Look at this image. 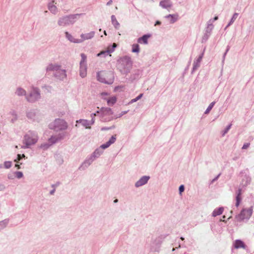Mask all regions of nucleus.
I'll return each instance as SVG.
<instances>
[{"instance_id": "nucleus-1", "label": "nucleus", "mask_w": 254, "mask_h": 254, "mask_svg": "<svg viewBox=\"0 0 254 254\" xmlns=\"http://www.w3.org/2000/svg\"><path fill=\"white\" fill-rule=\"evenodd\" d=\"M96 113H100V118L101 122H108L117 119L113 110L108 107H102Z\"/></svg>"}, {"instance_id": "nucleus-2", "label": "nucleus", "mask_w": 254, "mask_h": 254, "mask_svg": "<svg viewBox=\"0 0 254 254\" xmlns=\"http://www.w3.org/2000/svg\"><path fill=\"white\" fill-rule=\"evenodd\" d=\"M83 13L70 14L60 17L58 20V25L61 27H66L73 25Z\"/></svg>"}, {"instance_id": "nucleus-3", "label": "nucleus", "mask_w": 254, "mask_h": 254, "mask_svg": "<svg viewBox=\"0 0 254 254\" xmlns=\"http://www.w3.org/2000/svg\"><path fill=\"white\" fill-rule=\"evenodd\" d=\"M132 65V62L130 57L125 56L118 60V68L121 72L127 73L130 71Z\"/></svg>"}, {"instance_id": "nucleus-4", "label": "nucleus", "mask_w": 254, "mask_h": 254, "mask_svg": "<svg viewBox=\"0 0 254 254\" xmlns=\"http://www.w3.org/2000/svg\"><path fill=\"white\" fill-rule=\"evenodd\" d=\"M38 140V135L34 131L29 130L24 136L23 142L25 145L22 146V148H28L29 147L35 144Z\"/></svg>"}, {"instance_id": "nucleus-5", "label": "nucleus", "mask_w": 254, "mask_h": 254, "mask_svg": "<svg viewBox=\"0 0 254 254\" xmlns=\"http://www.w3.org/2000/svg\"><path fill=\"white\" fill-rule=\"evenodd\" d=\"M251 181V178L247 175H245L243 176L242 181L240 184V187H242V188H239V189L236 191V206L238 207L241 202L242 200V188L246 187L249 184H250Z\"/></svg>"}, {"instance_id": "nucleus-6", "label": "nucleus", "mask_w": 254, "mask_h": 254, "mask_svg": "<svg viewBox=\"0 0 254 254\" xmlns=\"http://www.w3.org/2000/svg\"><path fill=\"white\" fill-rule=\"evenodd\" d=\"M97 78L99 81L105 84H111L114 81V76L110 71L98 72Z\"/></svg>"}, {"instance_id": "nucleus-7", "label": "nucleus", "mask_w": 254, "mask_h": 254, "mask_svg": "<svg viewBox=\"0 0 254 254\" xmlns=\"http://www.w3.org/2000/svg\"><path fill=\"white\" fill-rule=\"evenodd\" d=\"M41 91L38 87H33L30 92L26 96V100L30 103H35L41 99Z\"/></svg>"}, {"instance_id": "nucleus-8", "label": "nucleus", "mask_w": 254, "mask_h": 254, "mask_svg": "<svg viewBox=\"0 0 254 254\" xmlns=\"http://www.w3.org/2000/svg\"><path fill=\"white\" fill-rule=\"evenodd\" d=\"M253 213V206L249 208L243 209L240 214L236 215V219L238 221H242L244 219L248 220L250 219Z\"/></svg>"}, {"instance_id": "nucleus-9", "label": "nucleus", "mask_w": 254, "mask_h": 254, "mask_svg": "<svg viewBox=\"0 0 254 254\" xmlns=\"http://www.w3.org/2000/svg\"><path fill=\"white\" fill-rule=\"evenodd\" d=\"M67 128L66 122L61 119H56L53 123V128L56 131L65 130Z\"/></svg>"}, {"instance_id": "nucleus-10", "label": "nucleus", "mask_w": 254, "mask_h": 254, "mask_svg": "<svg viewBox=\"0 0 254 254\" xmlns=\"http://www.w3.org/2000/svg\"><path fill=\"white\" fill-rule=\"evenodd\" d=\"M95 159L90 155L88 156L79 167V170H84L87 168Z\"/></svg>"}, {"instance_id": "nucleus-11", "label": "nucleus", "mask_w": 254, "mask_h": 254, "mask_svg": "<svg viewBox=\"0 0 254 254\" xmlns=\"http://www.w3.org/2000/svg\"><path fill=\"white\" fill-rule=\"evenodd\" d=\"M54 76L58 79L60 80H64L66 77V70L65 69H62L60 68V69L57 70V71L54 72Z\"/></svg>"}, {"instance_id": "nucleus-12", "label": "nucleus", "mask_w": 254, "mask_h": 254, "mask_svg": "<svg viewBox=\"0 0 254 254\" xmlns=\"http://www.w3.org/2000/svg\"><path fill=\"white\" fill-rule=\"evenodd\" d=\"M150 177L149 176H143L141 177L139 180H138L135 183V187L136 188H139L141 186H142L145 184H146L150 179Z\"/></svg>"}, {"instance_id": "nucleus-13", "label": "nucleus", "mask_w": 254, "mask_h": 254, "mask_svg": "<svg viewBox=\"0 0 254 254\" xmlns=\"http://www.w3.org/2000/svg\"><path fill=\"white\" fill-rule=\"evenodd\" d=\"M61 67L62 65L58 64H50L47 66L46 70L47 71H53L55 72Z\"/></svg>"}, {"instance_id": "nucleus-14", "label": "nucleus", "mask_w": 254, "mask_h": 254, "mask_svg": "<svg viewBox=\"0 0 254 254\" xmlns=\"http://www.w3.org/2000/svg\"><path fill=\"white\" fill-rule=\"evenodd\" d=\"M203 56V53L201 54L198 58L196 60H195L193 62V67L191 71V73H192L196 69L198 68V67L200 66V63L202 59Z\"/></svg>"}, {"instance_id": "nucleus-15", "label": "nucleus", "mask_w": 254, "mask_h": 254, "mask_svg": "<svg viewBox=\"0 0 254 254\" xmlns=\"http://www.w3.org/2000/svg\"><path fill=\"white\" fill-rule=\"evenodd\" d=\"M95 34V33L94 31H91L85 34H81L80 35L81 39H79V41H81V43H82L85 40L91 39L94 37Z\"/></svg>"}, {"instance_id": "nucleus-16", "label": "nucleus", "mask_w": 254, "mask_h": 254, "mask_svg": "<svg viewBox=\"0 0 254 254\" xmlns=\"http://www.w3.org/2000/svg\"><path fill=\"white\" fill-rule=\"evenodd\" d=\"M75 127H77V124H81V125L85 127L86 128H91V126L89 123V121L85 119H80L76 121Z\"/></svg>"}, {"instance_id": "nucleus-17", "label": "nucleus", "mask_w": 254, "mask_h": 254, "mask_svg": "<svg viewBox=\"0 0 254 254\" xmlns=\"http://www.w3.org/2000/svg\"><path fill=\"white\" fill-rule=\"evenodd\" d=\"M159 5L163 8L167 9L171 8L173 4L170 0H162L160 1Z\"/></svg>"}, {"instance_id": "nucleus-18", "label": "nucleus", "mask_w": 254, "mask_h": 254, "mask_svg": "<svg viewBox=\"0 0 254 254\" xmlns=\"http://www.w3.org/2000/svg\"><path fill=\"white\" fill-rule=\"evenodd\" d=\"M55 0H53L51 2H49L48 5V9L51 13L54 14H56L58 12V8L55 5Z\"/></svg>"}, {"instance_id": "nucleus-19", "label": "nucleus", "mask_w": 254, "mask_h": 254, "mask_svg": "<svg viewBox=\"0 0 254 254\" xmlns=\"http://www.w3.org/2000/svg\"><path fill=\"white\" fill-rule=\"evenodd\" d=\"M63 138V136H62L61 134H59L57 136H52L49 139V142L50 143V145H53L57 142L58 141L62 139Z\"/></svg>"}, {"instance_id": "nucleus-20", "label": "nucleus", "mask_w": 254, "mask_h": 254, "mask_svg": "<svg viewBox=\"0 0 254 254\" xmlns=\"http://www.w3.org/2000/svg\"><path fill=\"white\" fill-rule=\"evenodd\" d=\"M150 37V34H145L137 39V42L139 44L146 45L148 44V39Z\"/></svg>"}, {"instance_id": "nucleus-21", "label": "nucleus", "mask_w": 254, "mask_h": 254, "mask_svg": "<svg viewBox=\"0 0 254 254\" xmlns=\"http://www.w3.org/2000/svg\"><path fill=\"white\" fill-rule=\"evenodd\" d=\"M26 117L30 120H34L36 115V111L35 109H30L26 111Z\"/></svg>"}, {"instance_id": "nucleus-22", "label": "nucleus", "mask_w": 254, "mask_h": 254, "mask_svg": "<svg viewBox=\"0 0 254 254\" xmlns=\"http://www.w3.org/2000/svg\"><path fill=\"white\" fill-rule=\"evenodd\" d=\"M66 38L71 42L74 43H81V41H79V39L74 38L68 32H65Z\"/></svg>"}, {"instance_id": "nucleus-23", "label": "nucleus", "mask_w": 254, "mask_h": 254, "mask_svg": "<svg viewBox=\"0 0 254 254\" xmlns=\"http://www.w3.org/2000/svg\"><path fill=\"white\" fill-rule=\"evenodd\" d=\"M166 19H169L170 23H174L178 19V14H168L165 16Z\"/></svg>"}, {"instance_id": "nucleus-24", "label": "nucleus", "mask_w": 254, "mask_h": 254, "mask_svg": "<svg viewBox=\"0 0 254 254\" xmlns=\"http://www.w3.org/2000/svg\"><path fill=\"white\" fill-rule=\"evenodd\" d=\"M87 74V66L86 65H80L79 75L82 78H84Z\"/></svg>"}, {"instance_id": "nucleus-25", "label": "nucleus", "mask_w": 254, "mask_h": 254, "mask_svg": "<svg viewBox=\"0 0 254 254\" xmlns=\"http://www.w3.org/2000/svg\"><path fill=\"white\" fill-rule=\"evenodd\" d=\"M234 246L236 249L243 248L246 249V246L244 243L241 240H237L235 241Z\"/></svg>"}, {"instance_id": "nucleus-26", "label": "nucleus", "mask_w": 254, "mask_h": 254, "mask_svg": "<svg viewBox=\"0 0 254 254\" xmlns=\"http://www.w3.org/2000/svg\"><path fill=\"white\" fill-rule=\"evenodd\" d=\"M104 99L107 101V104L110 106L114 105L117 102V98L115 96L108 98H105Z\"/></svg>"}, {"instance_id": "nucleus-27", "label": "nucleus", "mask_w": 254, "mask_h": 254, "mask_svg": "<svg viewBox=\"0 0 254 254\" xmlns=\"http://www.w3.org/2000/svg\"><path fill=\"white\" fill-rule=\"evenodd\" d=\"M103 153V151L101 148H97L91 154V155L95 159L99 158L101 154Z\"/></svg>"}, {"instance_id": "nucleus-28", "label": "nucleus", "mask_w": 254, "mask_h": 254, "mask_svg": "<svg viewBox=\"0 0 254 254\" xmlns=\"http://www.w3.org/2000/svg\"><path fill=\"white\" fill-rule=\"evenodd\" d=\"M15 93L18 96H25L26 97V96L27 95V94H26V91L25 90L21 87H18L16 89Z\"/></svg>"}, {"instance_id": "nucleus-29", "label": "nucleus", "mask_w": 254, "mask_h": 254, "mask_svg": "<svg viewBox=\"0 0 254 254\" xmlns=\"http://www.w3.org/2000/svg\"><path fill=\"white\" fill-rule=\"evenodd\" d=\"M224 210V208L223 207H220L218 208L215 209L212 214L213 217H216L218 215H221Z\"/></svg>"}, {"instance_id": "nucleus-30", "label": "nucleus", "mask_w": 254, "mask_h": 254, "mask_svg": "<svg viewBox=\"0 0 254 254\" xmlns=\"http://www.w3.org/2000/svg\"><path fill=\"white\" fill-rule=\"evenodd\" d=\"M112 53V51H109L108 49L105 51H102L99 53L97 55V57H106L107 56L110 55Z\"/></svg>"}, {"instance_id": "nucleus-31", "label": "nucleus", "mask_w": 254, "mask_h": 254, "mask_svg": "<svg viewBox=\"0 0 254 254\" xmlns=\"http://www.w3.org/2000/svg\"><path fill=\"white\" fill-rule=\"evenodd\" d=\"M111 21L113 25L114 26L115 28L117 29L119 28L120 26V24L117 21L115 16L114 15H112L111 16Z\"/></svg>"}, {"instance_id": "nucleus-32", "label": "nucleus", "mask_w": 254, "mask_h": 254, "mask_svg": "<svg viewBox=\"0 0 254 254\" xmlns=\"http://www.w3.org/2000/svg\"><path fill=\"white\" fill-rule=\"evenodd\" d=\"M9 219H5L0 221V230L5 228L9 223Z\"/></svg>"}, {"instance_id": "nucleus-33", "label": "nucleus", "mask_w": 254, "mask_h": 254, "mask_svg": "<svg viewBox=\"0 0 254 254\" xmlns=\"http://www.w3.org/2000/svg\"><path fill=\"white\" fill-rule=\"evenodd\" d=\"M80 56L81 57V61L80 62V65H86V56L83 53L81 54Z\"/></svg>"}, {"instance_id": "nucleus-34", "label": "nucleus", "mask_w": 254, "mask_h": 254, "mask_svg": "<svg viewBox=\"0 0 254 254\" xmlns=\"http://www.w3.org/2000/svg\"><path fill=\"white\" fill-rule=\"evenodd\" d=\"M143 93H141L139 95H138L136 98H134V99H131L128 103L129 104H132L134 102H136V101H137L138 100H139V99H140L143 96Z\"/></svg>"}, {"instance_id": "nucleus-35", "label": "nucleus", "mask_w": 254, "mask_h": 254, "mask_svg": "<svg viewBox=\"0 0 254 254\" xmlns=\"http://www.w3.org/2000/svg\"><path fill=\"white\" fill-rule=\"evenodd\" d=\"M215 102H211L209 105L208 106V107L207 108V109H206L205 111L204 112V114H208L210 111L211 110V109H212V108L213 107L214 105H215Z\"/></svg>"}, {"instance_id": "nucleus-36", "label": "nucleus", "mask_w": 254, "mask_h": 254, "mask_svg": "<svg viewBox=\"0 0 254 254\" xmlns=\"http://www.w3.org/2000/svg\"><path fill=\"white\" fill-rule=\"evenodd\" d=\"M139 46L138 44H135L132 45V52L138 53L139 52Z\"/></svg>"}, {"instance_id": "nucleus-37", "label": "nucleus", "mask_w": 254, "mask_h": 254, "mask_svg": "<svg viewBox=\"0 0 254 254\" xmlns=\"http://www.w3.org/2000/svg\"><path fill=\"white\" fill-rule=\"evenodd\" d=\"M210 35H211V34L205 32L202 37L201 42L202 43L206 42L207 41V40L208 39V38Z\"/></svg>"}, {"instance_id": "nucleus-38", "label": "nucleus", "mask_w": 254, "mask_h": 254, "mask_svg": "<svg viewBox=\"0 0 254 254\" xmlns=\"http://www.w3.org/2000/svg\"><path fill=\"white\" fill-rule=\"evenodd\" d=\"M209 25L210 26H207L205 30V32L211 34L212 31L214 28V25L213 24H209Z\"/></svg>"}, {"instance_id": "nucleus-39", "label": "nucleus", "mask_w": 254, "mask_h": 254, "mask_svg": "<svg viewBox=\"0 0 254 254\" xmlns=\"http://www.w3.org/2000/svg\"><path fill=\"white\" fill-rule=\"evenodd\" d=\"M231 126H232V124H230L226 127L225 128V129L222 131V136H224L225 135V134H226L228 132V131L231 128Z\"/></svg>"}, {"instance_id": "nucleus-40", "label": "nucleus", "mask_w": 254, "mask_h": 254, "mask_svg": "<svg viewBox=\"0 0 254 254\" xmlns=\"http://www.w3.org/2000/svg\"><path fill=\"white\" fill-rule=\"evenodd\" d=\"M14 174H15V177L18 179L21 178L23 176V173L20 171L15 172Z\"/></svg>"}, {"instance_id": "nucleus-41", "label": "nucleus", "mask_w": 254, "mask_h": 254, "mask_svg": "<svg viewBox=\"0 0 254 254\" xmlns=\"http://www.w3.org/2000/svg\"><path fill=\"white\" fill-rule=\"evenodd\" d=\"M238 15L239 14L238 13H235L230 21V23L233 24L235 20L237 18Z\"/></svg>"}, {"instance_id": "nucleus-42", "label": "nucleus", "mask_w": 254, "mask_h": 254, "mask_svg": "<svg viewBox=\"0 0 254 254\" xmlns=\"http://www.w3.org/2000/svg\"><path fill=\"white\" fill-rule=\"evenodd\" d=\"M4 167L6 169H9L11 167V162L5 161L4 163Z\"/></svg>"}, {"instance_id": "nucleus-43", "label": "nucleus", "mask_w": 254, "mask_h": 254, "mask_svg": "<svg viewBox=\"0 0 254 254\" xmlns=\"http://www.w3.org/2000/svg\"><path fill=\"white\" fill-rule=\"evenodd\" d=\"M116 140V135H112L108 140L111 144H113Z\"/></svg>"}, {"instance_id": "nucleus-44", "label": "nucleus", "mask_w": 254, "mask_h": 254, "mask_svg": "<svg viewBox=\"0 0 254 254\" xmlns=\"http://www.w3.org/2000/svg\"><path fill=\"white\" fill-rule=\"evenodd\" d=\"M230 48V46H227L226 50L225 52L224 53V54L223 55V56L222 62V63H224L226 55L227 52L229 51Z\"/></svg>"}, {"instance_id": "nucleus-45", "label": "nucleus", "mask_w": 254, "mask_h": 254, "mask_svg": "<svg viewBox=\"0 0 254 254\" xmlns=\"http://www.w3.org/2000/svg\"><path fill=\"white\" fill-rule=\"evenodd\" d=\"M115 128V126L114 125L110 127H103L101 128V130L104 131V130H108L110 129H112Z\"/></svg>"}, {"instance_id": "nucleus-46", "label": "nucleus", "mask_w": 254, "mask_h": 254, "mask_svg": "<svg viewBox=\"0 0 254 254\" xmlns=\"http://www.w3.org/2000/svg\"><path fill=\"white\" fill-rule=\"evenodd\" d=\"M221 173H219L217 176H216L213 180L211 181L210 184H213L214 182L217 181L219 177L220 176Z\"/></svg>"}, {"instance_id": "nucleus-47", "label": "nucleus", "mask_w": 254, "mask_h": 254, "mask_svg": "<svg viewBox=\"0 0 254 254\" xmlns=\"http://www.w3.org/2000/svg\"><path fill=\"white\" fill-rule=\"evenodd\" d=\"M250 143H245L243 145L242 149H246L250 146Z\"/></svg>"}, {"instance_id": "nucleus-48", "label": "nucleus", "mask_w": 254, "mask_h": 254, "mask_svg": "<svg viewBox=\"0 0 254 254\" xmlns=\"http://www.w3.org/2000/svg\"><path fill=\"white\" fill-rule=\"evenodd\" d=\"M50 143L49 144H48V143H45V144H42L41 145V147L42 148H43L44 149H46L47 148H49V147L50 146Z\"/></svg>"}, {"instance_id": "nucleus-49", "label": "nucleus", "mask_w": 254, "mask_h": 254, "mask_svg": "<svg viewBox=\"0 0 254 254\" xmlns=\"http://www.w3.org/2000/svg\"><path fill=\"white\" fill-rule=\"evenodd\" d=\"M127 112H128V111H125L122 112L118 116L117 115V118L121 117L122 116H123L125 114H127Z\"/></svg>"}, {"instance_id": "nucleus-50", "label": "nucleus", "mask_w": 254, "mask_h": 254, "mask_svg": "<svg viewBox=\"0 0 254 254\" xmlns=\"http://www.w3.org/2000/svg\"><path fill=\"white\" fill-rule=\"evenodd\" d=\"M185 190V187L184 186L182 185L179 187V192L181 193V192H183Z\"/></svg>"}, {"instance_id": "nucleus-51", "label": "nucleus", "mask_w": 254, "mask_h": 254, "mask_svg": "<svg viewBox=\"0 0 254 254\" xmlns=\"http://www.w3.org/2000/svg\"><path fill=\"white\" fill-rule=\"evenodd\" d=\"M116 47H117L116 44L115 43H114V44H113L112 47V48H108V50H109V51H112V53L113 52H114V50H115V48Z\"/></svg>"}, {"instance_id": "nucleus-52", "label": "nucleus", "mask_w": 254, "mask_h": 254, "mask_svg": "<svg viewBox=\"0 0 254 254\" xmlns=\"http://www.w3.org/2000/svg\"><path fill=\"white\" fill-rule=\"evenodd\" d=\"M10 114L13 117H17V113L15 111L13 110L10 112Z\"/></svg>"}, {"instance_id": "nucleus-53", "label": "nucleus", "mask_w": 254, "mask_h": 254, "mask_svg": "<svg viewBox=\"0 0 254 254\" xmlns=\"http://www.w3.org/2000/svg\"><path fill=\"white\" fill-rule=\"evenodd\" d=\"M5 189V187L4 185L2 184H0V191H3Z\"/></svg>"}, {"instance_id": "nucleus-54", "label": "nucleus", "mask_w": 254, "mask_h": 254, "mask_svg": "<svg viewBox=\"0 0 254 254\" xmlns=\"http://www.w3.org/2000/svg\"><path fill=\"white\" fill-rule=\"evenodd\" d=\"M21 157H18V154L17 155V158L14 160V162H15L16 163H18L19 162V161L20 160H21Z\"/></svg>"}, {"instance_id": "nucleus-55", "label": "nucleus", "mask_w": 254, "mask_h": 254, "mask_svg": "<svg viewBox=\"0 0 254 254\" xmlns=\"http://www.w3.org/2000/svg\"><path fill=\"white\" fill-rule=\"evenodd\" d=\"M135 75H136V74L131 75L130 79H129L130 81H133L136 78Z\"/></svg>"}, {"instance_id": "nucleus-56", "label": "nucleus", "mask_w": 254, "mask_h": 254, "mask_svg": "<svg viewBox=\"0 0 254 254\" xmlns=\"http://www.w3.org/2000/svg\"><path fill=\"white\" fill-rule=\"evenodd\" d=\"M95 123V118H91V120L89 121V123L90 126L93 125Z\"/></svg>"}, {"instance_id": "nucleus-57", "label": "nucleus", "mask_w": 254, "mask_h": 254, "mask_svg": "<svg viewBox=\"0 0 254 254\" xmlns=\"http://www.w3.org/2000/svg\"><path fill=\"white\" fill-rule=\"evenodd\" d=\"M99 148H101L102 150L103 149H106L107 148V147H106V146L105 145V144L104 143L103 144H102L100 147H99Z\"/></svg>"}, {"instance_id": "nucleus-58", "label": "nucleus", "mask_w": 254, "mask_h": 254, "mask_svg": "<svg viewBox=\"0 0 254 254\" xmlns=\"http://www.w3.org/2000/svg\"><path fill=\"white\" fill-rule=\"evenodd\" d=\"M60 185V183L59 182H57L56 184H53L52 185V187L53 188H56V187H57V186H58L59 185Z\"/></svg>"}, {"instance_id": "nucleus-59", "label": "nucleus", "mask_w": 254, "mask_h": 254, "mask_svg": "<svg viewBox=\"0 0 254 254\" xmlns=\"http://www.w3.org/2000/svg\"><path fill=\"white\" fill-rule=\"evenodd\" d=\"M97 114H100V113H96V112L94 113H92L90 115L91 117V118H95V117L97 115Z\"/></svg>"}, {"instance_id": "nucleus-60", "label": "nucleus", "mask_w": 254, "mask_h": 254, "mask_svg": "<svg viewBox=\"0 0 254 254\" xmlns=\"http://www.w3.org/2000/svg\"><path fill=\"white\" fill-rule=\"evenodd\" d=\"M104 144H105V145L106 146V147H107V148L109 147L111 145V143H110V142L109 141H108Z\"/></svg>"}, {"instance_id": "nucleus-61", "label": "nucleus", "mask_w": 254, "mask_h": 254, "mask_svg": "<svg viewBox=\"0 0 254 254\" xmlns=\"http://www.w3.org/2000/svg\"><path fill=\"white\" fill-rule=\"evenodd\" d=\"M104 144H105V145L106 146V147H107V148L109 147L111 145V143H110V142L109 141H108Z\"/></svg>"}, {"instance_id": "nucleus-62", "label": "nucleus", "mask_w": 254, "mask_h": 254, "mask_svg": "<svg viewBox=\"0 0 254 254\" xmlns=\"http://www.w3.org/2000/svg\"><path fill=\"white\" fill-rule=\"evenodd\" d=\"M7 177L9 179H10V180L13 179V178H14L12 174H8Z\"/></svg>"}, {"instance_id": "nucleus-63", "label": "nucleus", "mask_w": 254, "mask_h": 254, "mask_svg": "<svg viewBox=\"0 0 254 254\" xmlns=\"http://www.w3.org/2000/svg\"><path fill=\"white\" fill-rule=\"evenodd\" d=\"M55 191H56V189L55 188L54 189L53 188V189L50 191V194L51 195H53L54 194Z\"/></svg>"}, {"instance_id": "nucleus-64", "label": "nucleus", "mask_w": 254, "mask_h": 254, "mask_svg": "<svg viewBox=\"0 0 254 254\" xmlns=\"http://www.w3.org/2000/svg\"><path fill=\"white\" fill-rule=\"evenodd\" d=\"M161 21H159V20H157L155 23V26L156 25H161Z\"/></svg>"}]
</instances>
